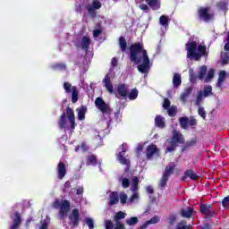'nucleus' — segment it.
<instances>
[{"mask_svg":"<svg viewBox=\"0 0 229 229\" xmlns=\"http://www.w3.org/2000/svg\"><path fill=\"white\" fill-rule=\"evenodd\" d=\"M187 58L192 60L195 59L196 62L201 60V56L207 55V47L203 45H199L196 41L186 43Z\"/></svg>","mask_w":229,"mask_h":229,"instance_id":"obj_3","label":"nucleus"},{"mask_svg":"<svg viewBox=\"0 0 229 229\" xmlns=\"http://www.w3.org/2000/svg\"><path fill=\"white\" fill-rule=\"evenodd\" d=\"M203 98H204L203 91H201V90L199 91L197 98H196V101H195V105L197 106H199L201 105V101H203Z\"/></svg>","mask_w":229,"mask_h":229,"instance_id":"obj_40","label":"nucleus"},{"mask_svg":"<svg viewBox=\"0 0 229 229\" xmlns=\"http://www.w3.org/2000/svg\"><path fill=\"white\" fill-rule=\"evenodd\" d=\"M66 115H67L68 119H73L75 117L74 111L70 106L66 107Z\"/></svg>","mask_w":229,"mask_h":229,"instance_id":"obj_47","label":"nucleus"},{"mask_svg":"<svg viewBox=\"0 0 229 229\" xmlns=\"http://www.w3.org/2000/svg\"><path fill=\"white\" fill-rule=\"evenodd\" d=\"M81 151L85 152V151H89V145H87V142L83 141L81 144Z\"/></svg>","mask_w":229,"mask_h":229,"instance_id":"obj_58","label":"nucleus"},{"mask_svg":"<svg viewBox=\"0 0 229 229\" xmlns=\"http://www.w3.org/2000/svg\"><path fill=\"white\" fill-rule=\"evenodd\" d=\"M61 206H62V202H60V200L55 199V200L54 201V208H61Z\"/></svg>","mask_w":229,"mask_h":229,"instance_id":"obj_61","label":"nucleus"},{"mask_svg":"<svg viewBox=\"0 0 229 229\" xmlns=\"http://www.w3.org/2000/svg\"><path fill=\"white\" fill-rule=\"evenodd\" d=\"M170 107H171V101L169 100V98H165L163 103V108H165V110H167Z\"/></svg>","mask_w":229,"mask_h":229,"instance_id":"obj_53","label":"nucleus"},{"mask_svg":"<svg viewBox=\"0 0 229 229\" xmlns=\"http://www.w3.org/2000/svg\"><path fill=\"white\" fill-rule=\"evenodd\" d=\"M117 94L115 98L121 99V98H128V94H130V88L126 84H119L117 86Z\"/></svg>","mask_w":229,"mask_h":229,"instance_id":"obj_12","label":"nucleus"},{"mask_svg":"<svg viewBox=\"0 0 229 229\" xmlns=\"http://www.w3.org/2000/svg\"><path fill=\"white\" fill-rule=\"evenodd\" d=\"M210 7H199L197 11L199 21L204 22H210L214 21V13H210Z\"/></svg>","mask_w":229,"mask_h":229,"instance_id":"obj_5","label":"nucleus"},{"mask_svg":"<svg viewBox=\"0 0 229 229\" xmlns=\"http://www.w3.org/2000/svg\"><path fill=\"white\" fill-rule=\"evenodd\" d=\"M160 222V216H154L153 217L148 220L149 225H157V223Z\"/></svg>","mask_w":229,"mask_h":229,"instance_id":"obj_50","label":"nucleus"},{"mask_svg":"<svg viewBox=\"0 0 229 229\" xmlns=\"http://www.w3.org/2000/svg\"><path fill=\"white\" fill-rule=\"evenodd\" d=\"M69 210H71V202L67 199L62 200L59 216H61V217H64L65 214H67Z\"/></svg>","mask_w":229,"mask_h":229,"instance_id":"obj_15","label":"nucleus"},{"mask_svg":"<svg viewBox=\"0 0 229 229\" xmlns=\"http://www.w3.org/2000/svg\"><path fill=\"white\" fill-rule=\"evenodd\" d=\"M202 95L204 96V98H208V96H212V86H205L202 91Z\"/></svg>","mask_w":229,"mask_h":229,"instance_id":"obj_38","label":"nucleus"},{"mask_svg":"<svg viewBox=\"0 0 229 229\" xmlns=\"http://www.w3.org/2000/svg\"><path fill=\"white\" fill-rule=\"evenodd\" d=\"M114 229H126L123 224H115Z\"/></svg>","mask_w":229,"mask_h":229,"instance_id":"obj_63","label":"nucleus"},{"mask_svg":"<svg viewBox=\"0 0 229 229\" xmlns=\"http://www.w3.org/2000/svg\"><path fill=\"white\" fill-rule=\"evenodd\" d=\"M178 112V108L175 106H172L167 108V114L169 117H176V114Z\"/></svg>","mask_w":229,"mask_h":229,"instance_id":"obj_36","label":"nucleus"},{"mask_svg":"<svg viewBox=\"0 0 229 229\" xmlns=\"http://www.w3.org/2000/svg\"><path fill=\"white\" fill-rule=\"evenodd\" d=\"M81 47L83 51H89V47H90V38L83 36L81 41Z\"/></svg>","mask_w":229,"mask_h":229,"instance_id":"obj_20","label":"nucleus"},{"mask_svg":"<svg viewBox=\"0 0 229 229\" xmlns=\"http://www.w3.org/2000/svg\"><path fill=\"white\" fill-rule=\"evenodd\" d=\"M127 199H128V195L126 193L120 195V201H121L122 205H125Z\"/></svg>","mask_w":229,"mask_h":229,"instance_id":"obj_55","label":"nucleus"},{"mask_svg":"<svg viewBox=\"0 0 229 229\" xmlns=\"http://www.w3.org/2000/svg\"><path fill=\"white\" fill-rule=\"evenodd\" d=\"M54 69L57 71H65V69H67V66L64 63H58L54 64Z\"/></svg>","mask_w":229,"mask_h":229,"instance_id":"obj_45","label":"nucleus"},{"mask_svg":"<svg viewBox=\"0 0 229 229\" xmlns=\"http://www.w3.org/2000/svg\"><path fill=\"white\" fill-rule=\"evenodd\" d=\"M78 110V119L79 121H84L85 114H87V106H81Z\"/></svg>","mask_w":229,"mask_h":229,"instance_id":"obj_25","label":"nucleus"},{"mask_svg":"<svg viewBox=\"0 0 229 229\" xmlns=\"http://www.w3.org/2000/svg\"><path fill=\"white\" fill-rule=\"evenodd\" d=\"M103 32V30H101L100 29H97L93 30V37L98 38L99 37V35H101V33Z\"/></svg>","mask_w":229,"mask_h":229,"instance_id":"obj_59","label":"nucleus"},{"mask_svg":"<svg viewBox=\"0 0 229 229\" xmlns=\"http://www.w3.org/2000/svg\"><path fill=\"white\" fill-rule=\"evenodd\" d=\"M139 223V218L136 217V216H132L131 217L130 219H127L126 220V224L129 225V226H133V225H137Z\"/></svg>","mask_w":229,"mask_h":229,"instance_id":"obj_42","label":"nucleus"},{"mask_svg":"<svg viewBox=\"0 0 229 229\" xmlns=\"http://www.w3.org/2000/svg\"><path fill=\"white\" fill-rule=\"evenodd\" d=\"M206 75H207V66L203 65L199 69L198 78L199 80H204Z\"/></svg>","mask_w":229,"mask_h":229,"instance_id":"obj_39","label":"nucleus"},{"mask_svg":"<svg viewBox=\"0 0 229 229\" xmlns=\"http://www.w3.org/2000/svg\"><path fill=\"white\" fill-rule=\"evenodd\" d=\"M85 224L87 225L89 229H94V219H92L89 216H86L85 217Z\"/></svg>","mask_w":229,"mask_h":229,"instance_id":"obj_43","label":"nucleus"},{"mask_svg":"<svg viewBox=\"0 0 229 229\" xmlns=\"http://www.w3.org/2000/svg\"><path fill=\"white\" fill-rule=\"evenodd\" d=\"M174 87H180L182 85V75L180 73H174L173 77Z\"/></svg>","mask_w":229,"mask_h":229,"instance_id":"obj_29","label":"nucleus"},{"mask_svg":"<svg viewBox=\"0 0 229 229\" xmlns=\"http://www.w3.org/2000/svg\"><path fill=\"white\" fill-rule=\"evenodd\" d=\"M129 58L131 62H133L135 65H138L139 72L141 74H147L149 72V56L148 55V50L144 49V46L140 42H135L130 46Z\"/></svg>","mask_w":229,"mask_h":229,"instance_id":"obj_1","label":"nucleus"},{"mask_svg":"<svg viewBox=\"0 0 229 229\" xmlns=\"http://www.w3.org/2000/svg\"><path fill=\"white\" fill-rule=\"evenodd\" d=\"M174 169H176V163L172 162L169 165H166L165 168V172L159 181V189L164 190L169 182V177L173 173H174Z\"/></svg>","mask_w":229,"mask_h":229,"instance_id":"obj_4","label":"nucleus"},{"mask_svg":"<svg viewBox=\"0 0 229 229\" xmlns=\"http://www.w3.org/2000/svg\"><path fill=\"white\" fill-rule=\"evenodd\" d=\"M95 106L103 114H107L108 115L112 114V109L110 108V106H108V104H106V102H105V100H103V98L99 97L95 99Z\"/></svg>","mask_w":229,"mask_h":229,"instance_id":"obj_8","label":"nucleus"},{"mask_svg":"<svg viewBox=\"0 0 229 229\" xmlns=\"http://www.w3.org/2000/svg\"><path fill=\"white\" fill-rule=\"evenodd\" d=\"M80 92L78 91V88L76 86L72 87V103H78L79 97L78 95Z\"/></svg>","mask_w":229,"mask_h":229,"instance_id":"obj_30","label":"nucleus"},{"mask_svg":"<svg viewBox=\"0 0 229 229\" xmlns=\"http://www.w3.org/2000/svg\"><path fill=\"white\" fill-rule=\"evenodd\" d=\"M57 171V178L59 180H64L65 178V174H67V167H65V163L59 162L56 167Z\"/></svg>","mask_w":229,"mask_h":229,"instance_id":"obj_14","label":"nucleus"},{"mask_svg":"<svg viewBox=\"0 0 229 229\" xmlns=\"http://www.w3.org/2000/svg\"><path fill=\"white\" fill-rule=\"evenodd\" d=\"M187 178H191L193 182H196L199 176L198 174L194 173V170L188 169L184 172V175L181 178V182H185Z\"/></svg>","mask_w":229,"mask_h":229,"instance_id":"obj_16","label":"nucleus"},{"mask_svg":"<svg viewBox=\"0 0 229 229\" xmlns=\"http://www.w3.org/2000/svg\"><path fill=\"white\" fill-rule=\"evenodd\" d=\"M68 219L70 221V225L73 228H78L80 226V209L74 208L69 215Z\"/></svg>","mask_w":229,"mask_h":229,"instance_id":"obj_9","label":"nucleus"},{"mask_svg":"<svg viewBox=\"0 0 229 229\" xmlns=\"http://www.w3.org/2000/svg\"><path fill=\"white\" fill-rule=\"evenodd\" d=\"M146 191L148 194H155V190L153 189L152 186H147L146 187Z\"/></svg>","mask_w":229,"mask_h":229,"instance_id":"obj_60","label":"nucleus"},{"mask_svg":"<svg viewBox=\"0 0 229 229\" xmlns=\"http://www.w3.org/2000/svg\"><path fill=\"white\" fill-rule=\"evenodd\" d=\"M189 76L191 83H196V81H198V75H196V72L194 70H192V68L189 70Z\"/></svg>","mask_w":229,"mask_h":229,"instance_id":"obj_34","label":"nucleus"},{"mask_svg":"<svg viewBox=\"0 0 229 229\" xmlns=\"http://www.w3.org/2000/svg\"><path fill=\"white\" fill-rule=\"evenodd\" d=\"M58 124L60 130H64V128H65V124H67V114L65 113H63L60 116Z\"/></svg>","mask_w":229,"mask_h":229,"instance_id":"obj_27","label":"nucleus"},{"mask_svg":"<svg viewBox=\"0 0 229 229\" xmlns=\"http://www.w3.org/2000/svg\"><path fill=\"white\" fill-rule=\"evenodd\" d=\"M101 2L99 0H93L91 5H88L86 10H88V13L91 19H96L98 17V13L96 10L101 9Z\"/></svg>","mask_w":229,"mask_h":229,"instance_id":"obj_7","label":"nucleus"},{"mask_svg":"<svg viewBox=\"0 0 229 229\" xmlns=\"http://www.w3.org/2000/svg\"><path fill=\"white\" fill-rule=\"evenodd\" d=\"M199 212L203 214L207 219H212L215 214L214 208H212V205L210 204H200Z\"/></svg>","mask_w":229,"mask_h":229,"instance_id":"obj_10","label":"nucleus"},{"mask_svg":"<svg viewBox=\"0 0 229 229\" xmlns=\"http://www.w3.org/2000/svg\"><path fill=\"white\" fill-rule=\"evenodd\" d=\"M221 61L223 65H226L229 62V54L228 52H225L221 54Z\"/></svg>","mask_w":229,"mask_h":229,"instance_id":"obj_41","label":"nucleus"},{"mask_svg":"<svg viewBox=\"0 0 229 229\" xmlns=\"http://www.w3.org/2000/svg\"><path fill=\"white\" fill-rule=\"evenodd\" d=\"M147 4L149 5L151 10L157 11L160 10V1L159 0H148Z\"/></svg>","mask_w":229,"mask_h":229,"instance_id":"obj_23","label":"nucleus"},{"mask_svg":"<svg viewBox=\"0 0 229 229\" xmlns=\"http://www.w3.org/2000/svg\"><path fill=\"white\" fill-rule=\"evenodd\" d=\"M198 114L199 116L202 117V119H207V112L205 111V107H203L201 106H199Z\"/></svg>","mask_w":229,"mask_h":229,"instance_id":"obj_46","label":"nucleus"},{"mask_svg":"<svg viewBox=\"0 0 229 229\" xmlns=\"http://www.w3.org/2000/svg\"><path fill=\"white\" fill-rule=\"evenodd\" d=\"M192 94V87L186 88L184 91L181 94V101L182 103H187V98Z\"/></svg>","mask_w":229,"mask_h":229,"instance_id":"obj_21","label":"nucleus"},{"mask_svg":"<svg viewBox=\"0 0 229 229\" xmlns=\"http://www.w3.org/2000/svg\"><path fill=\"white\" fill-rule=\"evenodd\" d=\"M226 80V72L225 71H221L219 72L218 76V81H217V86L221 87L222 83Z\"/></svg>","mask_w":229,"mask_h":229,"instance_id":"obj_37","label":"nucleus"},{"mask_svg":"<svg viewBox=\"0 0 229 229\" xmlns=\"http://www.w3.org/2000/svg\"><path fill=\"white\" fill-rule=\"evenodd\" d=\"M148 226H149L148 221L145 222L141 226L139 227V229H146Z\"/></svg>","mask_w":229,"mask_h":229,"instance_id":"obj_64","label":"nucleus"},{"mask_svg":"<svg viewBox=\"0 0 229 229\" xmlns=\"http://www.w3.org/2000/svg\"><path fill=\"white\" fill-rule=\"evenodd\" d=\"M135 199H139V193H133L131 198L129 199L130 203H133Z\"/></svg>","mask_w":229,"mask_h":229,"instance_id":"obj_57","label":"nucleus"},{"mask_svg":"<svg viewBox=\"0 0 229 229\" xmlns=\"http://www.w3.org/2000/svg\"><path fill=\"white\" fill-rule=\"evenodd\" d=\"M122 187H123V189H128V187H130V179L129 178H123L122 180Z\"/></svg>","mask_w":229,"mask_h":229,"instance_id":"obj_51","label":"nucleus"},{"mask_svg":"<svg viewBox=\"0 0 229 229\" xmlns=\"http://www.w3.org/2000/svg\"><path fill=\"white\" fill-rule=\"evenodd\" d=\"M122 151L116 154L117 160L122 164V165H126L127 169H130L131 162L130 159L124 157L128 149H126V143L121 145Z\"/></svg>","mask_w":229,"mask_h":229,"instance_id":"obj_6","label":"nucleus"},{"mask_svg":"<svg viewBox=\"0 0 229 229\" xmlns=\"http://www.w3.org/2000/svg\"><path fill=\"white\" fill-rule=\"evenodd\" d=\"M222 207H224V208H229V195L223 199Z\"/></svg>","mask_w":229,"mask_h":229,"instance_id":"obj_52","label":"nucleus"},{"mask_svg":"<svg viewBox=\"0 0 229 229\" xmlns=\"http://www.w3.org/2000/svg\"><path fill=\"white\" fill-rule=\"evenodd\" d=\"M124 217H126V213H124L123 211L117 212L114 216V221L115 223V225H123L122 223H120V221H121V219H124Z\"/></svg>","mask_w":229,"mask_h":229,"instance_id":"obj_24","label":"nucleus"},{"mask_svg":"<svg viewBox=\"0 0 229 229\" xmlns=\"http://www.w3.org/2000/svg\"><path fill=\"white\" fill-rule=\"evenodd\" d=\"M192 214H194V208L191 207H188L186 209H181L182 217H185L186 219H191V217H192Z\"/></svg>","mask_w":229,"mask_h":229,"instance_id":"obj_19","label":"nucleus"},{"mask_svg":"<svg viewBox=\"0 0 229 229\" xmlns=\"http://www.w3.org/2000/svg\"><path fill=\"white\" fill-rule=\"evenodd\" d=\"M119 46L122 53H124V51L128 49V43L126 42V38H124V37L119 38Z\"/></svg>","mask_w":229,"mask_h":229,"instance_id":"obj_28","label":"nucleus"},{"mask_svg":"<svg viewBox=\"0 0 229 229\" xmlns=\"http://www.w3.org/2000/svg\"><path fill=\"white\" fill-rule=\"evenodd\" d=\"M105 226H106V229H114V225L113 222H111V220H106Z\"/></svg>","mask_w":229,"mask_h":229,"instance_id":"obj_54","label":"nucleus"},{"mask_svg":"<svg viewBox=\"0 0 229 229\" xmlns=\"http://www.w3.org/2000/svg\"><path fill=\"white\" fill-rule=\"evenodd\" d=\"M159 22H160L161 26H165V28L169 26V16L161 15L159 18Z\"/></svg>","mask_w":229,"mask_h":229,"instance_id":"obj_35","label":"nucleus"},{"mask_svg":"<svg viewBox=\"0 0 229 229\" xmlns=\"http://www.w3.org/2000/svg\"><path fill=\"white\" fill-rule=\"evenodd\" d=\"M72 84H71L70 82H64V89L66 92V94H71L72 92Z\"/></svg>","mask_w":229,"mask_h":229,"instance_id":"obj_44","label":"nucleus"},{"mask_svg":"<svg viewBox=\"0 0 229 229\" xmlns=\"http://www.w3.org/2000/svg\"><path fill=\"white\" fill-rule=\"evenodd\" d=\"M212 78H214V69H210L208 72V75L205 79V83H208V81H210V80H212Z\"/></svg>","mask_w":229,"mask_h":229,"instance_id":"obj_48","label":"nucleus"},{"mask_svg":"<svg viewBox=\"0 0 229 229\" xmlns=\"http://www.w3.org/2000/svg\"><path fill=\"white\" fill-rule=\"evenodd\" d=\"M87 165H98V156L89 155L86 161Z\"/></svg>","mask_w":229,"mask_h":229,"instance_id":"obj_26","label":"nucleus"},{"mask_svg":"<svg viewBox=\"0 0 229 229\" xmlns=\"http://www.w3.org/2000/svg\"><path fill=\"white\" fill-rule=\"evenodd\" d=\"M167 142L168 146L166 147V153H173V151H176L178 144L184 145L182 148V152L187 151V149H189V148H192V146H196V140L185 142V137H183V134L178 131H174L171 139L168 140Z\"/></svg>","mask_w":229,"mask_h":229,"instance_id":"obj_2","label":"nucleus"},{"mask_svg":"<svg viewBox=\"0 0 229 229\" xmlns=\"http://www.w3.org/2000/svg\"><path fill=\"white\" fill-rule=\"evenodd\" d=\"M70 121V127L72 130H74L76 128V117L74 118H69Z\"/></svg>","mask_w":229,"mask_h":229,"instance_id":"obj_56","label":"nucleus"},{"mask_svg":"<svg viewBox=\"0 0 229 229\" xmlns=\"http://www.w3.org/2000/svg\"><path fill=\"white\" fill-rule=\"evenodd\" d=\"M119 203V193L117 191H113L109 195V207H112L114 205H117Z\"/></svg>","mask_w":229,"mask_h":229,"instance_id":"obj_18","label":"nucleus"},{"mask_svg":"<svg viewBox=\"0 0 229 229\" xmlns=\"http://www.w3.org/2000/svg\"><path fill=\"white\" fill-rule=\"evenodd\" d=\"M160 153V150L158 149V147L155 144H150L146 148V157L147 160H152L153 157L155 155H158Z\"/></svg>","mask_w":229,"mask_h":229,"instance_id":"obj_11","label":"nucleus"},{"mask_svg":"<svg viewBox=\"0 0 229 229\" xmlns=\"http://www.w3.org/2000/svg\"><path fill=\"white\" fill-rule=\"evenodd\" d=\"M179 123H180V126H181V128H182V130H187V128H189V118L188 117L179 118Z\"/></svg>","mask_w":229,"mask_h":229,"instance_id":"obj_32","label":"nucleus"},{"mask_svg":"<svg viewBox=\"0 0 229 229\" xmlns=\"http://www.w3.org/2000/svg\"><path fill=\"white\" fill-rule=\"evenodd\" d=\"M112 75L110 73H106L105 78L103 79L104 87L106 89L109 94H114V85L111 81Z\"/></svg>","mask_w":229,"mask_h":229,"instance_id":"obj_13","label":"nucleus"},{"mask_svg":"<svg viewBox=\"0 0 229 229\" xmlns=\"http://www.w3.org/2000/svg\"><path fill=\"white\" fill-rule=\"evenodd\" d=\"M188 124L193 128H196V126H198V120H196L194 117H191L190 120L188 119Z\"/></svg>","mask_w":229,"mask_h":229,"instance_id":"obj_49","label":"nucleus"},{"mask_svg":"<svg viewBox=\"0 0 229 229\" xmlns=\"http://www.w3.org/2000/svg\"><path fill=\"white\" fill-rule=\"evenodd\" d=\"M127 97L130 101H134L136 98H139V90L137 89H132L131 92L129 91Z\"/></svg>","mask_w":229,"mask_h":229,"instance_id":"obj_33","label":"nucleus"},{"mask_svg":"<svg viewBox=\"0 0 229 229\" xmlns=\"http://www.w3.org/2000/svg\"><path fill=\"white\" fill-rule=\"evenodd\" d=\"M131 191H132V192H137L139 191V177L134 176L131 180Z\"/></svg>","mask_w":229,"mask_h":229,"instance_id":"obj_31","label":"nucleus"},{"mask_svg":"<svg viewBox=\"0 0 229 229\" xmlns=\"http://www.w3.org/2000/svg\"><path fill=\"white\" fill-rule=\"evenodd\" d=\"M140 10H142L143 12H146V10H149V7L146 4H141L139 6Z\"/></svg>","mask_w":229,"mask_h":229,"instance_id":"obj_62","label":"nucleus"},{"mask_svg":"<svg viewBox=\"0 0 229 229\" xmlns=\"http://www.w3.org/2000/svg\"><path fill=\"white\" fill-rule=\"evenodd\" d=\"M21 223H22V218L21 217V213H19V211H16L14 213V217L13 219V225L10 226V229H18L19 226H21Z\"/></svg>","mask_w":229,"mask_h":229,"instance_id":"obj_17","label":"nucleus"},{"mask_svg":"<svg viewBox=\"0 0 229 229\" xmlns=\"http://www.w3.org/2000/svg\"><path fill=\"white\" fill-rule=\"evenodd\" d=\"M155 125L157 126V128H165V122H164V117H162V115H156Z\"/></svg>","mask_w":229,"mask_h":229,"instance_id":"obj_22","label":"nucleus"}]
</instances>
